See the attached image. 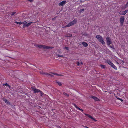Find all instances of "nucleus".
I'll return each instance as SVG.
<instances>
[{
    "label": "nucleus",
    "mask_w": 128,
    "mask_h": 128,
    "mask_svg": "<svg viewBox=\"0 0 128 128\" xmlns=\"http://www.w3.org/2000/svg\"><path fill=\"white\" fill-rule=\"evenodd\" d=\"M106 62L111 66L113 64L112 62L110 60H108Z\"/></svg>",
    "instance_id": "11"
},
{
    "label": "nucleus",
    "mask_w": 128,
    "mask_h": 128,
    "mask_svg": "<svg viewBox=\"0 0 128 128\" xmlns=\"http://www.w3.org/2000/svg\"><path fill=\"white\" fill-rule=\"evenodd\" d=\"M32 23V22H30L28 23L26 21L24 22H22L24 27H27Z\"/></svg>",
    "instance_id": "3"
},
{
    "label": "nucleus",
    "mask_w": 128,
    "mask_h": 128,
    "mask_svg": "<svg viewBox=\"0 0 128 128\" xmlns=\"http://www.w3.org/2000/svg\"><path fill=\"white\" fill-rule=\"evenodd\" d=\"M4 85L6 86L7 87H8V88H10V86H9L8 84H4Z\"/></svg>",
    "instance_id": "24"
},
{
    "label": "nucleus",
    "mask_w": 128,
    "mask_h": 128,
    "mask_svg": "<svg viewBox=\"0 0 128 128\" xmlns=\"http://www.w3.org/2000/svg\"><path fill=\"white\" fill-rule=\"evenodd\" d=\"M36 46L39 48H42L44 49H48L50 48L49 47L46 46H42L38 44L36 45Z\"/></svg>",
    "instance_id": "5"
},
{
    "label": "nucleus",
    "mask_w": 128,
    "mask_h": 128,
    "mask_svg": "<svg viewBox=\"0 0 128 128\" xmlns=\"http://www.w3.org/2000/svg\"><path fill=\"white\" fill-rule=\"evenodd\" d=\"M3 100L5 102H6V103H7L8 104H10V103L9 102H8V101L7 100L5 99H3Z\"/></svg>",
    "instance_id": "15"
},
{
    "label": "nucleus",
    "mask_w": 128,
    "mask_h": 128,
    "mask_svg": "<svg viewBox=\"0 0 128 128\" xmlns=\"http://www.w3.org/2000/svg\"><path fill=\"white\" fill-rule=\"evenodd\" d=\"M96 38L98 40V41L101 42L103 44H105L102 38L100 35H98L96 36Z\"/></svg>",
    "instance_id": "1"
},
{
    "label": "nucleus",
    "mask_w": 128,
    "mask_h": 128,
    "mask_svg": "<svg viewBox=\"0 0 128 128\" xmlns=\"http://www.w3.org/2000/svg\"><path fill=\"white\" fill-rule=\"evenodd\" d=\"M77 21V20H76L75 19L72 22L69 23L68 24L66 25V26H65V27L70 26L75 24L76 22Z\"/></svg>",
    "instance_id": "2"
},
{
    "label": "nucleus",
    "mask_w": 128,
    "mask_h": 128,
    "mask_svg": "<svg viewBox=\"0 0 128 128\" xmlns=\"http://www.w3.org/2000/svg\"><path fill=\"white\" fill-rule=\"evenodd\" d=\"M124 11H120V12L119 14L120 15H124Z\"/></svg>",
    "instance_id": "17"
},
{
    "label": "nucleus",
    "mask_w": 128,
    "mask_h": 128,
    "mask_svg": "<svg viewBox=\"0 0 128 128\" xmlns=\"http://www.w3.org/2000/svg\"><path fill=\"white\" fill-rule=\"evenodd\" d=\"M100 66L102 68H105V66L104 65L101 64L100 65Z\"/></svg>",
    "instance_id": "22"
},
{
    "label": "nucleus",
    "mask_w": 128,
    "mask_h": 128,
    "mask_svg": "<svg viewBox=\"0 0 128 128\" xmlns=\"http://www.w3.org/2000/svg\"><path fill=\"white\" fill-rule=\"evenodd\" d=\"M29 1H30V2H32V1L33 0H28Z\"/></svg>",
    "instance_id": "31"
},
{
    "label": "nucleus",
    "mask_w": 128,
    "mask_h": 128,
    "mask_svg": "<svg viewBox=\"0 0 128 128\" xmlns=\"http://www.w3.org/2000/svg\"><path fill=\"white\" fill-rule=\"evenodd\" d=\"M110 47L111 48H113V47H112V46H110Z\"/></svg>",
    "instance_id": "33"
},
{
    "label": "nucleus",
    "mask_w": 128,
    "mask_h": 128,
    "mask_svg": "<svg viewBox=\"0 0 128 128\" xmlns=\"http://www.w3.org/2000/svg\"><path fill=\"white\" fill-rule=\"evenodd\" d=\"M111 66L114 68L115 70H117V68L113 64Z\"/></svg>",
    "instance_id": "14"
},
{
    "label": "nucleus",
    "mask_w": 128,
    "mask_h": 128,
    "mask_svg": "<svg viewBox=\"0 0 128 128\" xmlns=\"http://www.w3.org/2000/svg\"><path fill=\"white\" fill-rule=\"evenodd\" d=\"M32 90L34 91V92L35 93H37L39 92H40L41 95V96H42V92L40 91L39 90L36 89L34 88V87H32Z\"/></svg>",
    "instance_id": "4"
},
{
    "label": "nucleus",
    "mask_w": 128,
    "mask_h": 128,
    "mask_svg": "<svg viewBox=\"0 0 128 128\" xmlns=\"http://www.w3.org/2000/svg\"><path fill=\"white\" fill-rule=\"evenodd\" d=\"M74 106L76 107V109L78 110H80V111L83 112V110L81 109H80L75 104H74Z\"/></svg>",
    "instance_id": "10"
},
{
    "label": "nucleus",
    "mask_w": 128,
    "mask_h": 128,
    "mask_svg": "<svg viewBox=\"0 0 128 128\" xmlns=\"http://www.w3.org/2000/svg\"><path fill=\"white\" fill-rule=\"evenodd\" d=\"M80 64H83V63H82V62H81Z\"/></svg>",
    "instance_id": "32"
},
{
    "label": "nucleus",
    "mask_w": 128,
    "mask_h": 128,
    "mask_svg": "<svg viewBox=\"0 0 128 128\" xmlns=\"http://www.w3.org/2000/svg\"><path fill=\"white\" fill-rule=\"evenodd\" d=\"M59 128H60V127H59Z\"/></svg>",
    "instance_id": "34"
},
{
    "label": "nucleus",
    "mask_w": 128,
    "mask_h": 128,
    "mask_svg": "<svg viewBox=\"0 0 128 128\" xmlns=\"http://www.w3.org/2000/svg\"><path fill=\"white\" fill-rule=\"evenodd\" d=\"M15 22L17 24H19L20 25L21 24H22V22Z\"/></svg>",
    "instance_id": "19"
},
{
    "label": "nucleus",
    "mask_w": 128,
    "mask_h": 128,
    "mask_svg": "<svg viewBox=\"0 0 128 128\" xmlns=\"http://www.w3.org/2000/svg\"><path fill=\"white\" fill-rule=\"evenodd\" d=\"M72 36V35L70 34V35L69 36H67V37H70V36Z\"/></svg>",
    "instance_id": "30"
},
{
    "label": "nucleus",
    "mask_w": 128,
    "mask_h": 128,
    "mask_svg": "<svg viewBox=\"0 0 128 128\" xmlns=\"http://www.w3.org/2000/svg\"><path fill=\"white\" fill-rule=\"evenodd\" d=\"M53 74H54V75H57V76H63L62 74H57L55 73H53Z\"/></svg>",
    "instance_id": "16"
},
{
    "label": "nucleus",
    "mask_w": 128,
    "mask_h": 128,
    "mask_svg": "<svg viewBox=\"0 0 128 128\" xmlns=\"http://www.w3.org/2000/svg\"><path fill=\"white\" fill-rule=\"evenodd\" d=\"M106 40L107 41V44L108 45H109L110 44L112 43L109 37H107L106 38Z\"/></svg>",
    "instance_id": "7"
},
{
    "label": "nucleus",
    "mask_w": 128,
    "mask_h": 128,
    "mask_svg": "<svg viewBox=\"0 0 128 128\" xmlns=\"http://www.w3.org/2000/svg\"><path fill=\"white\" fill-rule=\"evenodd\" d=\"M64 48L66 49V50H68V48L67 47H65Z\"/></svg>",
    "instance_id": "28"
},
{
    "label": "nucleus",
    "mask_w": 128,
    "mask_h": 128,
    "mask_svg": "<svg viewBox=\"0 0 128 128\" xmlns=\"http://www.w3.org/2000/svg\"><path fill=\"white\" fill-rule=\"evenodd\" d=\"M66 1L64 0L62 2H60L59 4V5L60 6H62L66 4Z\"/></svg>",
    "instance_id": "9"
},
{
    "label": "nucleus",
    "mask_w": 128,
    "mask_h": 128,
    "mask_svg": "<svg viewBox=\"0 0 128 128\" xmlns=\"http://www.w3.org/2000/svg\"><path fill=\"white\" fill-rule=\"evenodd\" d=\"M128 6V2H127L126 4H125L124 6V8H126Z\"/></svg>",
    "instance_id": "18"
},
{
    "label": "nucleus",
    "mask_w": 128,
    "mask_h": 128,
    "mask_svg": "<svg viewBox=\"0 0 128 128\" xmlns=\"http://www.w3.org/2000/svg\"><path fill=\"white\" fill-rule=\"evenodd\" d=\"M63 94L65 96H69V95L68 94H66V93L65 92H64L63 93Z\"/></svg>",
    "instance_id": "21"
},
{
    "label": "nucleus",
    "mask_w": 128,
    "mask_h": 128,
    "mask_svg": "<svg viewBox=\"0 0 128 128\" xmlns=\"http://www.w3.org/2000/svg\"><path fill=\"white\" fill-rule=\"evenodd\" d=\"M57 83L58 84V85L60 86H61L62 85V84L60 82H57Z\"/></svg>",
    "instance_id": "23"
},
{
    "label": "nucleus",
    "mask_w": 128,
    "mask_h": 128,
    "mask_svg": "<svg viewBox=\"0 0 128 128\" xmlns=\"http://www.w3.org/2000/svg\"><path fill=\"white\" fill-rule=\"evenodd\" d=\"M58 57H63V56L62 55H60L58 54Z\"/></svg>",
    "instance_id": "27"
},
{
    "label": "nucleus",
    "mask_w": 128,
    "mask_h": 128,
    "mask_svg": "<svg viewBox=\"0 0 128 128\" xmlns=\"http://www.w3.org/2000/svg\"><path fill=\"white\" fill-rule=\"evenodd\" d=\"M84 114L86 116H87L89 118H90L92 119L93 120H94L96 122V120L93 117H92V116H90V115L89 114H86L84 113Z\"/></svg>",
    "instance_id": "8"
},
{
    "label": "nucleus",
    "mask_w": 128,
    "mask_h": 128,
    "mask_svg": "<svg viewBox=\"0 0 128 128\" xmlns=\"http://www.w3.org/2000/svg\"><path fill=\"white\" fill-rule=\"evenodd\" d=\"M92 98L94 99L95 101H98L99 100V99L97 98L95 96H92Z\"/></svg>",
    "instance_id": "12"
},
{
    "label": "nucleus",
    "mask_w": 128,
    "mask_h": 128,
    "mask_svg": "<svg viewBox=\"0 0 128 128\" xmlns=\"http://www.w3.org/2000/svg\"><path fill=\"white\" fill-rule=\"evenodd\" d=\"M84 9L83 8L81 9L80 11V12L81 13V12L84 11Z\"/></svg>",
    "instance_id": "25"
},
{
    "label": "nucleus",
    "mask_w": 128,
    "mask_h": 128,
    "mask_svg": "<svg viewBox=\"0 0 128 128\" xmlns=\"http://www.w3.org/2000/svg\"><path fill=\"white\" fill-rule=\"evenodd\" d=\"M82 44L85 47H86L88 46V44H87L85 42H82Z\"/></svg>",
    "instance_id": "13"
},
{
    "label": "nucleus",
    "mask_w": 128,
    "mask_h": 128,
    "mask_svg": "<svg viewBox=\"0 0 128 128\" xmlns=\"http://www.w3.org/2000/svg\"><path fill=\"white\" fill-rule=\"evenodd\" d=\"M76 64L78 66H79L80 64V63L79 62H77L76 63Z\"/></svg>",
    "instance_id": "29"
},
{
    "label": "nucleus",
    "mask_w": 128,
    "mask_h": 128,
    "mask_svg": "<svg viewBox=\"0 0 128 128\" xmlns=\"http://www.w3.org/2000/svg\"><path fill=\"white\" fill-rule=\"evenodd\" d=\"M16 13V12H12V13L11 14V15L12 16H13Z\"/></svg>",
    "instance_id": "26"
},
{
    "label": "nucleus",
    "mask_w": 128,
    "mask_h": 128,
    "mask_svg": "<svg viewBox=\"0 0 128 128\" xmlns=\"http://www.w3.org/2000/svg\"><path fill=\"white\" fill-rule=\"evenodd\" d=\"M124 20V17L123 16H121L120 19V23L122 25L123 23Z\"/></svg>",
    "instance_id": "6"
},
{
    "label": "nucleus",
    "mask_w": 128,
    "mask_h": 128,
    "mask_svg": "<svg viewBox=\"0 0 128 128\" xmlns=\"http://www.w3.org/2000/svg\"><path fill=\"white\" fill-rule=\"evenodd\" d=\"M124 12V13L125 15L126 13L128 12V10H126Z\"/></svg>",
    "instance_id": "20"
}]
</instances>
